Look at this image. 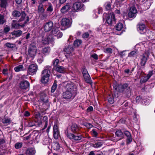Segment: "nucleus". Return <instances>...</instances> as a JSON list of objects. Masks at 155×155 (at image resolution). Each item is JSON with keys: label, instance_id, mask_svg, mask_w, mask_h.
<instances>
[{"label": "nucleus", "instance_id": "nucleus-3", "mask_svg": "<svg viewBox=\"0 0 155 155\" xmlns=\"http://www.w3.org/2000/svg\"><path fill=\"white\" fill-rule=\"evenodd\" d=\"M12 15L13 17L15 18H18L21 15V17L19 19L18 21H21L25 19L26 16V14L24 11H22L21 13L17 10H14L12 12Z\"/></svg>", "mask_w": 155, "mask_h": 155}, {"label": "nucleus", "instance_id": "nucleus-15", "mask_svg": "<svg viewBox=\"0 0 155 155\" xmlns=\"http://www.w3.org/2000/svg\"><path fill=\"white\" fill-rule=\"evenodd\" d=\"M54 41V38L53 35H49L46 38L42 40V43L44 44H48L49 42H52Z\"/></svg>", "mask_w": 155, "mask_h": 155}, {"label": "nucleus", "instance_id": "nucleus-57", "mask_svg": "<svg viewBox=\"0 0 155 155\" xmlns=\"http://www.w3.org/2000/svg\"><path fill=\"white\" fill-rule=\"evenodd\" d=\"M10 28L9 27H6L4 28V32L5 34H7L10 31Z\"/></svg>", "mask_w": 155, "mask_h": 155}, {"label": "nucleus", "instance_id": "nucleus-27", "mask_svg": "<svg viewBox=\"0 0 155 155\" xmlns=\"http://www.w3.org/2000/svg\"><path fill=\"white\" fill-rule=\"evenodd\" d=\"M24 66L22 65H20L15 67L14 68V70L16 72H19L21 71L24 70Z\"/></svg>", "mask_w": 155, "mask_h": 155}, {"label": "nucleus", "instance_id": "nucleus-39", "mask_svg": "<svg viewBox=\"0 0 155 155\" xmlns=\"http://www.w3.org/2000/svg\"><path fill=\"white\" fill-rule=\"evenodd\" d=\"M103 51L106 53L111 54L112 53V50L110 48H104Z\"/></svg>", "mask_w": 155, "mask_h": 155}, {"label": "nucleus", "instance_id": "nucleus-50", "mask_svg": "<svg viewBox=\"0 0 155 155\" xmlns=\"http://www.w3.org/2000/svg\"><path fill=\"white\" fill-rule=\"evenodd\" d=\"M108 100L109 102L111 104H112L114 102V99L113 96L110 95H109L108 97Z\"/></svg>", "mask_w": 155, "mask_h": 155}, {"label": "nucleus", "instance_id": "nucleus-29", "mask_svg": "<svg viewBox=\"0 0 155 155\" xmlns=\"http://www.w3.org/2000/svg\"><path fill=\"white\" fill-rule=\"evenodd\" d=\"M0 6L5 8L8 5L7 0H0Z\"/></svg>", "mask_w": 155, "mask_h": 155}, {"label": "nucleus", "instance_id": "nucleus-47", "mask_svg": "<svg viewBox=\"0 0 155 155\" xmlns=\"http://www.w3.org/2000/svg\"><path fill=\"white\" fill-rule=\"evenodd\" d=\"M149 78L147 76H143L140 80V82L142 83H145L147 81Z\"/></svg>", "mask_w": 155, "mask_h": 155}, {"label": "nucleus", "instance_id": "nucleus-19", "mask_svg": "<svg viewBox=\"0 0 155 155\" xmlns=\"http://www.w3.org/2000/svg\"><path fill=\"white\" fill-rule=\"evenodd\" d=\"M73 4L72 7V11L74 12H78V0H72Z\"/></svg>", "mask_w": 155, "mask_h": 155}, {"label": "nucleus", "instance_id": "nucleus-64", "mask_svg": "<svg viewBox=\"0 0 155 155\" xmlns=\"http://www.w3.org/2000/svg\"><path fill=\"white\" fill-rule=\"evenodd\" d=\"M56 36L58 38H61L62 36V33L60 31L58 32V33L57 34Z\"/></svg>", "mask_w": 155, "mask_h": 155}, {"label": "nucleus", "instance_id": "nucleus-48", "mask_svg": "<svg viewBox=\"0 0 155 155\" xmlns=\"http://www.w3.org/2000/svg\"><path fill=\"white\" fill-rule=\"evenodd\" d=\"M42 14L40 15V18L41 20H43L47 18V15L46 14L43 13H41Z\"/></svg>", "mask_w": 155, "mask_h": 155}, {"label": "nucleus", "instance_id": "nucleus-63", "mask_svg": "<svg viewBox=\"0 0 155 155\" xmlns=\"http://www.w3.org/2000/svg\"><path fill=\"white\" fill-rule=\"evenodd\" d=\"M97 13L98 14H100L102 13V8L101 7H99L97 9Z\"/></svg>", "mask_w": 155, "mask_h": 155}, {"label": "nucleus", "instance_id": "nucleus-32", "mask_svg": "<svg viewBox=\"0 0 155 155\" xmlns=\"http://www.w3.org/2000/svg\"><path fill=\"white\" fill-rule=\"evenodd\" d=\"M38 61H39L41 62L43 61V58L45 56V54H44L42 52L39 53L38 54Z\"/></svg>", "mask_w": 155, "mask_h": 155}, {"label": "nucleus", "instance_id": "nucleus-46", "mask_svg": "<svg viewBox=\"0 0 155 155\" xmlns=\"http://www.w3.org/2000/svg\"><path fill=\"white\" fill-rule=\"evenodd\" d=\"M50 48L48 47H45L43 48L42 52L45 54L46 53H48L50 51Z\"/></svg>", "mask_w": 155, "mask_h": 155}, {"label": "nucleus", "instance_id": "nucleus-44", "mask_svg": "<svg viewBox=\"0 0 155 155\" xmlns=\"http://www.w3.org/2000/svg\"><path fill=\"white\" fill-rule=\"evenodd\" d=\"M57 87V84L56 83V81L55 80L54 81V83L52 86L51 88V92H54L56 90Z\"/></svg>", "mask_w": 155, "mask_h": 155}, {"label": "nucleus", "instance_id": "nucleus-26", "mask_svg": "<svg viewBox=\"0 0 155 155\" xmlns=\"http://www.w3.org/2000/svg\"><path fill=\"white\" fill-rule=\"evenodd\" d=\"M66 135L70 139H74L75 140H78V136H75L73 134L69 133L67 132Z\"/></svg>", "mask_w": 155, "mask_h": 155}, {"label": "nucleus", "instance_id": "nucleus-35", "mask_svg": "<svg viewBox=\"0 0 155 155\" xmlns=\"http://www.w3.org/2000/svg\"><path fill=\"white\" fill-rule=\"evenodd\" d=\"M45 9L43 8V5L42 3H40L38 7V11L39 13H43L45 11Z\"/></svg>", "mask_w": 155, "mask_h": 155}, {"label": "nucleus", "instance_id": "nucleus-54", "mask_svg": "<svg viewBox=\"0 0 155 155\" xmlns=\"http://www.w3.org/2000/svg\"><path fill=\"white\" fill-rule=\"evenodd\" d=\"M143 3L144 4H146V6L147 8H149L150 6L151 5L150 0H146Z\"/></svg>", "mask_w": 155, "mask_h": 155}, {"label": "nucleus", "instance_id": "nucleus-4", "mask_svg": "<svg viewBox=\"0 0 155 155\" xmlns=\"http://www.w3.org/2000/svg\"><path fill=\"white\" fill-rule=\"evenodd\" d=\"M107 16L106 23L108 25H111L115 23V19L114 14L112 13L109 15L104 14L103 15V19H104V17Z\"/></svg>", "mask_w": 155, "mask_h": 155}, {"label": "nucleus", "instance_id": "nucleus-56", "mask_svg": "<svg viewBox=\"0 0 155 155\" xmlns=\"http://www.w3.org/2000/svg\"><path fill=\"white\" fill-rule=\"evenodd\" d=\"M28 126L29 127H32L35 126V124L33 121H30L28 122Z\"/></svg>", "mask_w": 155, "mask_h": 155}, {"label": "nucleus", "instance_id": "nucleus-2", "mask_svg": "<svg viewBox=\"0 0 155 155\" xmlns=\"http://www.w3.org/2000/svg\"><path fill=\"white\" fill-rule=\"evenodd\" d=\"M114 88L116 91L121 93H126L130 91V87L127 84H120L117 86L116 85H114Z\"/></svg>", "mask_w": 155, "mask_h": 155}, {"label": "nucleus", "instance_id": "nucleus-62", "mask_svg": "<svg viewBox=\"0 0 155 155\" xmlns=\"http://www.w3.org/2000/svg\"><path fill=\"white\" fill-rule=\"evenodd\" d=\"M89 36V34L87 32H85L84 34L82 35V37L83 38H86L88 37Z\"/></svg>", "mask_w": 155, "mask_h": 155}, {"label": "nucleus", "instance_id": "nucleus-12", "mask_svg": "<svg viewBox=\"0 0 155 155\" xmlns=\"http://www.w3.org/2000/svg\"><path fill=\"white\" fill-rule=\"evenodd\" d=\"M137 13V11L135 7L134 6L130 8L128 16L130 18L135 17Z\"/></svg>", "mask_w": 155, "mask_h": 155}, {"label": "nucleus", "instance_id": "nucleus-40", "mask_svg": "<svg viewBox=\"0 0 155 155\" xmlns=\"http://www.w3.org/2000/svg\"><path fill=\"white\" fill-rule=\"evenodd\" d=\"M115 134L118 137H123V134L122 132L120 130H118L115 133Z\"/></svg>", "mask_w": 155, "mask_h": 155}, {"label": "nucleus", "instance_id": "nucleus-60", "mask_svg": "<svg viewBox=\"0 0 155 155\" xmlns=\"http://www.w3.org/2000/svg\"><path fill=\"white\" fill-rule=\"evenodd\" d=\"M82 73L83 74V75L85 74H86L88 73V71H87V69L84 67H83L82 68Z\"/></svg>", "mask_w": 155, "mask_h": 155}, {"label": "nucleus", "instance_id": "nucleus-22", "mask_svg": "<svg viewBox=\"0 0 155 155\" xmlns=\"http://www.w3.org/2000/svg\"><path fill=\"white\" fill-rule=\"evenodd\" d=\"M70 24V20L68 18H65L62 19L61 24L63 26H68Z\"/></svg>", "mask_w": 155, "mask_h": 155}, {"label": "nucleus", "instance_id": "nucleus-38", "mask_svg": "<svg viewBox=\"0 0 155 155\" xmlns=\"http://www.w3.org/2000/svg\"><path fill=\"white\" fill-rule=\"evenodd\" d=\"M52 147L54 150H58L60 149V146L58 142H56L53 144Z\"/></svg>", "mask_w": 155, "mask_h": 155}, {"label": "nucleus", "instance_id": "nucleus-16", "mask_svg": "<svg viewBox=\"0 0 155 155\" xmlns=\"http://www.w3.org/2000/svg\"><path fill=\"white\" fill-rule=\"evenodd\" d=\"M63 97L66 99H71L72 96V94L70 91L66 90L62 94Z\"/></svg>", "mask_w": 155, "mask_h": 155}, {"label": "nucleus", "instance_id": "nucleus-41", "mask_svg": "<svg viewBox=\"0 0 155 155\" xmlns=\"http://www.w3.org/2000/svg\"><path fill=\"white\" fill-rule=\"evenodd\" d=\"M29 20V18L28 16H27L26 17V20L25 21L24 23L23 24H20L19 23H18V28H19L20 27H21V28H23L25 25V24H26L28 22Z\"/></svg>", "mask_w": 155, "mask_h": 155}, {"label": "nucleus", "instance_id": "nucleus-13", "mask_svg": "<svg viewBox=\"0 0 155 155\" xmlns=\"http://www.w3.org/2000/svg\"><path fill=\"white\" fill-rule=\"evenodd\" d=\"M53 136L55 139H57L59 136L58 126L57 124H54L53 127Z\"/></svg>", "mask_w": 155, "mask_h": 155}, {"label": "nucleus", "instance_id": "nucleus-6", "mask_svg": "<svg viewBox=\"0 0 155 155\" xmlns=\"http://www.w3.org/2000/svg\"><path fill=\"white\" fill-rule=\"evenodd\" d=\"M37 51L36 46L34 45H31L28 51V56L32 59L34 58L36 54Z\"/></svg>", "mask_w": 155, "mask_h": 155}, {"label": "nucleus", "instance_id": "nucleus-14", "mask_svg": "<svg viewBox=\"0 0 155 155\" xmlns=\"http://www.w3.org/2000/svg\"><path fill=\"white\" fill-rule=\"evenodd\" d=\"M137 30L140 33L143 34L146 31L145 26L143 23H139L137 25Z\"/></svg>", "mask_w": 155, "mask_h": 155}, {"label": "nucleus", "instance_id": "nucleus-45", "mask_svg": "<svg viewBox=\"0 0 155 155\" xmlns=\"http://www.w3.org/2000/svg\"><path fill=\"white\" fill-rule=\"evenodd\" d=\"M78 125L77 124H73L71 126L72 131L74 133H76L78 130Z\"/></svg>", "mask_w": 155, "mask_h": 155}, {"label": "nucleus", "instance_id": "nucleus-36", "mask_svg": "<svg viewBox=\"0 0 155 155\" xmlns=\"http://www.w3.org/2000/svg\"><path fill=\"white\" fill-rule=\"evenodd\" d=\"M46 11L49 13H51L53 11V7L51 3H49L48 5V7L46 9Z\"/></svg>", "mask_w": 155, "mask_h": 155}, {"label": "nucleus", "instance_id": "nucleus-8", "mask_svg": "<svg viewBox=\"0 0 155 155\" xmlns=\"http://www.w3.org/2000/svg\"><path fill=\"white\" fill-rule=\"evenodd\" d=\"M30 87L29 82L26 80H23L19 83V87L20 89L23 90L28 89Z\"/></svg>", "mask_w": 155, "mask_h": 155}, {"label": "nucleus", "instance_id": "nucleus-23", "mask_svg": "<svg viewBox=\"0 0 155 155\" xmlns=\"http://www.w3.org/2000/svg\"><path fill=\"white\" fill-rule=\"evenodd\" d=\"M83 76L85 81L87 83L90 84L92 83V81L88 73L83 75Z\"/></svg>", "mask_w": 155, "mask_h": 155}, {"label": "nucleus", "instance_id": "nucleus-58", "mask_svg": "<svg viewBox=\"0 0 155 155\" xmlns=\"http://www.w3.org/2000/svg\"><path fill=\"white\" fill-rule=\"evenodd\" d=\"M154 72L155 71H150L147 76L148 78H150L153 74H154Z\"/></svg>", "mask_w": 155, "mask_h": 155}, {"label": "nucleus", "instance_id": "nucleus-59", "mask_svg": "<svg viewBox=\"0 0 155 155\" xmlns=\"http://www.w3.org/2000/svg\"><path fill=\"white\" fill-rule=\"evenodd\" d=\"M84 125L88 128H92L93 127L92 125L89 123H85Z\"/></svg>", "mask_w": 155, "mask_h": 155}, {"label": "nucleus", "instance_id": "nucleus-34", "mask_svg": "<svg viewBox=\"0 0 155 155\" xmlns=\"http://www.w3.org/2000/svg\"><path fill=\"white\" fill-rule=\"evenodd\" d=\"M59 31L58 27L55 26V25L53 27L51 31V33L52 35H56Z\"/></svg>", "mask_w": 155, "mask_h": 155}, {"label": "nucleus", "instance_id": "nucleus-20", "mask_svg": "<svg viewBox=\"0 0 155 155\" xmlns=\"http://www.w3.org/2000/svg\"><path fill=\"white\" fill-rule=\"evenodd\" d=\"M65 87L66 90L70 91L71 92L74 89V86L73 83L71 82L68 83Z\"/></svg>", "mask_w": 155, "mask_h": 155}, {"label": "nucleus", "instance_id": "nucleus-31", "mask_svg": "<svg viewBox=\"0 0 155 155\" xmlns=\"http://www.w3.org/2000/svg\"><path fill=\"white\" fill-rule=\"evenodd\" d=\"M124 28L123 24L120 22L118 23L116 26V29L118 31H121Z\"/></svg>", "mask_w": 155, "mask_h": 155}, {"label": "nucleus", "instance_id": "nucleus-33", "mask_svg": "<svg viewBox=\"0 0 155 155\" xmlns=\"http://www.w3.org/2000/svg\"><path fill=\"white\" fill-rule=\"evenodd\" d=\"M2 122L5 125H7L10 124L11 121L9 118H4V119H2Z\"/></svg>", "mask_w": 155, "mask_h": 155}, {"label": "nucleus", "instance_id": "nucleus-61", "mask_svg": "<svg viewBox=\"0 0 155 155\" xmlns=\"http://www.w3.org/2000/svg\"><path fill=\"white\" fill-rule=\"evenodd\" d=\"M91 57L95 60H97L98 59V57L97 55L96 54H94L91 55Z\"/></svg>", "mask_w": 155, "mask_h": 155}, {"label": "nucleus", "instance_id": "nucleus-18", "mask_svg": "<svg viewBox=\"0 0 155 155\" xmlns=\"http://www.w3.org/2000/svg\"><path fill=\"white\" fill-rule=\"evenodd\" d=\"M40 99L41 101V103L49 101L48 97L46 93L44 92L41 93Z\"/></svg>", "mask_w": 155, "mask_h": 155}, {"label": "nucleus", "instance_id": "nucleus-53", "mask_svg": "<svg viewBox=\"0 0 155 155\" xmlns=\"http://www.w3.org/2000/svg\"><path fill=\"white\" fill-rule=\"evenodd\" d=\"M59 60L57 59L53 61V65L54 67L56 68V67L58 65V64L59 63Z\"/></svg>", "mask_w": 155, "mask_h": 155}, {"label": "nucleus", "instance_id": "nucleus-11", "mask_svg": "<svg viewBox=\"0 0 155 155\" xmlns=\"http://www.w3.org/2000/svg\"><path fill=\"white\" fill-rule=\"evenodd\" d=\"M150 53L148 52H145L142 56L141 58L140 64L141 66H144L146 63L149 58Z\"/></svg>", "mask_w": 155, "mask_h": 155}, {"label": "nucleus", "instance_id": "nucleus-25", "mask_svg": "<svg viewBox=\"0 0 155 155\" xmlns=\"http://www.w3.org/2000/svg\"><path fill=\"white\" fill-rule=\"evenodd\" d=\"M70 8V5L68 4H67L62 7V8L61 9V12L62 13H64L68 12Z\"/></svg>", "mask_w": 155, "mask_h": 155}, {"label": "nucleus", "instance_id": "nucleus-21", "mask_svg": "<svg viewBox=\"0 0 155 155\" xmlns=\"http://www.w3.org/2000/svg\"><path fill=\"white\" fill-rule=\"evenodd\" d=\"M125 135L127 137V142L128 143H130L132 140L130 133L128 131H125L124 132Z\"/></svg>", "mask_w": 155, "mask_h": 155}, {"label": "nucleus", "instance_id": "nucleus-42", "mask_svg": "<svg viewBox=\"0 0 155 155\" xmlns=\"http://www.w3.org/2000/svg\"><path fill=\"white\" fill-rule=\"evenodd\" d=\"M84 8V4L81 2H78V11L80 10L81 11L83 10Z\"/></svg>", "mask_w": 155, "mask_h": 155}, {"label": "nucleus", "instance_id": "nucleus-37", "mask_svg": "<svg viewBox=\"0 0 155 155\" xmlns=\"http://www.w3.org/2000/svg\"><path fill=\"white\" fill-rule=\"evenodd\" d=\"M111 2H107L105 3L104 6L106 10H110L111 8Z\"/></svg>", "mask_w": 155, "mask_h": 155}, {"label": "nucleus", "instance_id": "nucleus-55", "mask_svg": "<svg viewBox=\"0 0 155 155\" xmlns=\"http://www.w3.org/2000/svg\"><path fill=\"white\" fill-rule=\"evenodd\" d=\"M92 134L95 137H96L97 135V133L94 129H93L91 132Z\"/></svg>", "mask_w": 155, "mask_h": 155}, {"label": "nucleus", "instance_id": "nucleus-30", "mask_svg": "<svg viewBox=\"0 0 155 155\" xmlns=\"http://www.w3.org/2000/svg\"><path fill=\"white\" fill-rule=\"evenodd\" d=\"M22 33V31L21 30L14 31L12 33V35H14L16 37L20 36Z\"/></svg>", "mask_w": 155, "mask_h": 155}, {"label": "nucleus", "instance_id": "nucleus-28", "mask_svg": "<svg viewBox=\"0 0 155 155\" xmlns=\"http://www.w3.org/2000/svg\"><path fill=\"white\" fill-rule=\"evenodd\" d=\"M6 22V19L5 18V15L0 14V25H3Z\"/></svg>", "mask_w": 155, "mask_h": 155}, {"label": "nucleus", "instance_id": "nucleus-9", "mask_svg": "<svg viewBox=\"0 0 155 155\" xmlns=\"http://www.w3.org/2000/svg\"><path fill=\"white\" fill-rule=\"evenodd\" d=\"M38 69V66L36 64H30L28 67V71L31 75L35 74Z\"/></svg>", "mask_w": 155, "mask_h": 155}, {"label": "nucleus", "instance_id": "nucleus-17", "mask_svg": "<svg viewBox=\"0 0 155 155\" xmlns=\"http://www.w3.org/2000/svg\"><path fill=\"white\" fill-rule=\"evenodd\" d=\"M36 153L35 149L33 148H30L27 149L25 152L26 155H35Z\"/></svg>", "mask_w": 155, "mask_h": 155}, {"label": "nucleus", "instance_id": "nucleus-24", "mask_svg": "<svg viewBox=\"0 0 155 155\" xmlns=\"http://www.w3.org/2000/svg\"><path fill=\"white\" fill-rule=\"evenodd\" d=\"M55 70L59 73H64L66 71V68L63 66H58L56 68Z\"/></svg>", "mask_w": 155, "mask_h": 155}, {"label": "nucleus", "instance_id": "nucleus-49", "mask_svg": "<svg viewBox=\"0 0 155 155\" xmlns=\"http://www.w3.org/2000/svg\"><path fill=\"white\" fill-rule=\"evenodd\" d=\"M102 144L100 142L95 143L92 146L94 147L97 148L101 146Z\"/></svg>", "mask_w": 155, "mask_h": 155}, {"label": "nucleus", "instance_id": "nucleus-10", "mask_svg": "<svg viewBox=\"0 0 155 155\" xmlns=\"http://www.w3.org/2000/svg\"><path fill=\"white\" fill-rule=\"evenodd\" d=\"M41 105L40 107L41 112L42 113L45 114L46 111L49 107L50 103L49 101L41 103Z\"/></svg>", "mask_w": 155, "mask_h": 155}, {"label": "nucleus", "instance_id": "nucleus-52", "mask_svg": "<svg viewBox=\"0 0 155 155\" xmlns=\"http://www.w3.org/2000/svg\"><path fill=\"white\" fill-rule=\"evenodd\" d=\"M5 46L9 48H13L15 47V45L12 43H7L5 44Z\"/></svg>", "mask_w": 155, "mask_h": 155}, {"label": "nucleus", "instance_id": "nucleus-43", "mask_svg": "<svg viewBox=\"0 0 155 155\" xmlns=\"http://www.w3.org/2000/svg\"><path fill=\"white\" fill-rule=\"evenodd\" d=\"M23 145L22 142H17L15 145V148L16 149H19L21 148Z\"/></svg>", "mask_w": 155, "mask_h": 155}, {"label": "nucleus", "instance_id": "nucleus-1", "mask_svg": "<svg viewBox=\"0 0 155 155\" xmlns=\"http://www.w3.org/2000/svg\"><path fill=\"white\" fill-rule=\"evenodd\" d=\"M51 66H46L41 73V81L44 84H47L49 81V77L51 74Z\"/></svg>", "mask_w": 155, "mask_h": 155}, {"label": "nucleus", "instance_id": "nucleus-7", "mask_svg": "<svg viewBox=\"0 0 155 155\" xmlns=\"http://www.w3.org/2000/svg\"><path fill=\"white\" fill-rule=\"evenodd\" d=\"M54 26L53 22L50 21L44 24L43 28L45 32H48L51 31Z\"/></svg>", "mask_w": 155, "mask_h": 155}, {"label": "nucleus", "instance_id": "nucleus-51", "mask_svg": "<svg viewBox=\"0 0 155 155\" xmlns=\"http://www.w3.org/2000/svg\"><path fill=\"white\" fill-rule=\"evenodd\" d=\"M136 54V52L135 51H132L130 52L128 54V57L132 58L134 57Z\"/></svg>", "mask_w": 155, "mask_h": 155}, {"label": "nucleus", "instance_id": "nucleus-5", "mask_svg": "<svg viewBox=\"0 0 155 155\" xmlns=\"http://www.w3.org/2000/svg\"><path fill=\"white\" fill-rule=\"evenodd\" d=\"M78 46V39H76L74 41L73 46L68 45V47L64 48L63 51L65 52V54H70L73 51L75 47Z\"/></svg>", "mask_w": 155, "mask_h": 155}]
</instances>
